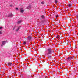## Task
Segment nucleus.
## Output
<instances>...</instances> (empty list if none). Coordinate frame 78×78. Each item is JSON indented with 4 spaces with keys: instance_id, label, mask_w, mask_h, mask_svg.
I'll list each match as a JSON object with an SVG mask.
<instances>
[{
    "instance_id": "obj_11",
    "label": "nucleus",
    "mask_w": 78,
    "mask_h": 78,
    "mask_svg": "<svg viewBox=\"0 0 78 78\" xmlns=\"http://www.w3.org/2000/svg\"><path fill=\"white\" fill-rule=\"evenodd\" d=\"M8 66H11V64H11V63H9V62L8 64Z\"/></svg>"
},
{
    "instance_id": "obj_21",
    "label": "nucleus",
    "mask_w": 78,
    "mask_h": 78,
    "mask_svg": "<svg viewBox=\"0 0 78 78\" xmlns=\"http://www.w3.org/2000/svg\"><path fill=\"white\" fill-rule=\"evenodd\" d=\"M16 9H18V8H16Z\"/></svg>"
},
{
    "instance_id": "obj_20",
    "label": "nucleus",
    "mask_w": 78,
    "mask_h": 78,
    "mask_svg": "<svg viewBox=\"0 0 78 78\" xmlns=\"http://www.w3.org/2000/svg\"><path fill=\"white\" fill-rule=\"evenodd\" d=\"M0 34H2V32L0 31Z\"/></svg>"
},
{
    "instance_id": "obj_4",
    "label": "nucleus",
    "mask_w": 78,
    "mask_h": 78,
    "mask_svg": "<svg viewBox=\"0 0 78 78\" xmlns=\"http://www.w3.org/2000/svg\"><path fill=\"white\" fill-rule=\"evenodd\" d=\"M32 37L31 36H30L27 37V39H28V40H29V41H30Z\"/></svg>"
},
{
    "instance_id": "obj_13",
    "label": "nucleus",
    "mask_w": 78,
    "mask_h": 78,
    "mask_svg": "<svg viewBox=\"0 0 78 78\" xmlns=\"http://www.w3.org/2000/svg\"><path fill=\"white\" fill-rule=\"evenodd\" d=\"M42 19H44V18H45V16H44L42 15Z\"/></svg>"
},
{
    "instance_id": "obj_2",
    "label": "nucleus",
    "mask_w": 78,
    "mask_h": 78,
    "mask_svg": "<svg viewBox=\"0 0 78 78\" xmlns=\"http://www.w3.org/2000/svg\"><path fill=\"white\" fill-rule=\"evenodd\" d=\"M6 42H7V41H2V44L1 45L2 46H3L5 44Z\"/></svg>"
},
{
    "instance_id": "obj_9",
    "label": "nucleus",
    "mask_w": 78,
    "mask_h": 78,
    "mask_svg": "<svg viewBox=\"0 0 78 78\" xmlns=\"http://www.w3.org/2000/svg\"><path fill=\"white\" fill-rule=\"evenodd\" d=\"M60 37V36H59V35H58V36L56 37V38H57V39H59Z\"/></svg>"
},
{
    "instance_id": "obj_6",
    "label": "nucleus",
    "mask_w": 78,
    "mask_h": 78,
    "mask_svg": "<svg viewBox=\"0 0 78 78\" xmlns=\"http://www.w3.org/2000/svg\"><path fill=\"white\" fill-rule=\"evenodd\" d=\"M20 26H19L18 27V28L16 30V31H18L20 29Z\"/></svg>"
},
{
    "instance_id": "obj_12",
    "label": "nucleus",
    "mask_w": 78,
    "mask_h": 78,
    "mask_svg": "<svg viewBox=\"0 0 78 78\" xmlns=\"http://www.w3.org/2000/svg\"><path fill=\"white\" fill-rule=\"evenodd\" d=\"M70 59H72L73 58V57H70Z\"/></svg>"
},
{
    "instance_id": "obj_1",
    "label": "nucleus",
    "mask_w": 78,
    "mask_h": 78,
    "mask_svg": "<svg viewBox=\"0 0 78 78\" xmlns=\"http://www.w3.org/2000/svg\"><path fill=\"white\" fill-rule=\"evenodd\" d=\"M52 51H53V49L51 48L48 49L46 51V55L51 54Z\"/></svg>"
},
{
    "instance_id": "obj_7",
    "label": "nucleus",
    "mask_w": 78,
    "mask_h": 78,
    "mask_svg": "<svg viewBox=\"0 0 78 78\" xmlns=\"http://www.w3.org/2000/svg\"><path fill=\"white\" fill-rule=\"evenodd\" d=\"M21 22H22V21H18L17 22L18 25L20 24V23H21Z\"/></svg>"
},
{
    "instance_id": "obj_17",
    "label": "nucleus",
    "mask_w": 78,
    "mask_h": 78,
    "mask_svg": "<svg viewBox=\"0 0 78 78\" xmlns=\"http://www.w3.org/2000/svg\"><path fill=\"white\" fill-rule=\"evenodd\" d=\"M41 4H44V2H41Z\"/></svg>"
},
{
    "instance_id": "obj_10",
    "label": "nucleus",
    "mask_w": 78,
    "mask_h": 78,
    "mask_svg": "<svg viewBox=\"0 0 78 78\" xmlns=\"http://www.w3.org/2000/svg\"><path fill=\"white\" fill-rule=\"evenodd\" d=\"M66 59H67V60H70L71 59H70V57H69L68 58H66Z\"/></svg>"
},
{
    "instance_id": "obj_5",
    "label": "nucleus",
    "mask_w": 78,
    "mask_h": 78,
    "mask_svg": "<svg viewBox=\"0 0 78 78\" xmlns=\"http://www.w3.org/2000/svg\"><path fill=\"white\" fill-rule=\"evenodd\" d=\"M13 15L12 14V13H10L9 14V15H8V17H13Z\"/></svg>"
},
{
    "instance_id": "obj_16",
    "label": "nucleus",
    "mask_w": 78,
    "mask_h": 78,
    "mask_svg": "<svg viewBox=\"0 0 78 78\" xmlns=\"http://www.w3.org/2000/svg\"><path fill=\"white\" fill-rule=\"evenodd\" d=\"M28 9H31V7H27Z\"/></svg>"
},
{
    "instance_id": "obj_15",
    "label": "nucleus",
    "mask_w": 78,
    "mask_h": 78,
    "mask_svg": "<svg viewBox=\"0 0 78 78\" xmlns=\"http://www.w3.org/2000/svg\"><path fill=\"white\" fill-rule=\"evenodd\" d=\"M55 3H58V1L57 0H55Z\"/></svg>"
},
{
    "instance_id": "obj_19",
    "label": "nucleus",
    "mask_w": 78,
    "mask_h": 78,
    "mask_svg": "<svg viewBox=\"0 0 78 78\" xmlns=\"http://www.w3.org/2000/svg\"><path fill=\"white\" fill-rule=\"evenodd\" d=\"M2 28V27H0V29H1Z\"/></svg>"
},
{
    "instance_id": "obj_14",
    "label": "nucleus",
    "mask_w": 78,
    "mask_h": 78,
    "mask_svg": "<svg viewBox=\"0 0 78 78\" xmlns=\"http://www.w3.org/2000/svg\"><path fill=\"white\" fill-rule=\"evenodd\" d=\"M26 43H27V42L25 41H24L23 42V44H26Z\"/></svg>"
},
{
    "instance_id": "obj_22",
    "label": "nucleus",
    "mask_w": 78,
    "mask_h": 78,
    "mask_svg": "<svg viewBox=\"0 0 78 78\" xmlns=\"http://www.w3.org/2000/svg\"><path fill=\"white\" fill-rule=\"evenodd\" d=\"M45 78H47V77H45Z\"/></svg>"
},
{
    "instance_id": "obj_23",
    "label": "nucleus",
    "mask_w": 78,
    "mask_h": 78,
    "mask_svg": "<svg viewBox=\"0 0 78 78\" xmlns=\"http://www.w3.org/2000/svg\"><path fill=\"white\" fill-rule=\"evenodd\" d=\"M13 30H14V29L13 28Z\"/></svg>"
},
{
    "instance_id": "obj_8",
    "label": "nucleus",
    "mask_w": 78,
    "mask_h": 78,
    "mask_svg": "<svg viewBox=\"0 0 78 78\" xmlns=\"http://www.w3.org/2000/svg\"><path fill=\"white\" fill-rule=\"evenodd\" d=\"M71 6H72V5L71 4H69L68 5V7H69V8H70L71 7Z\"/></svg>"
},
{
    "instance_id": "obj_18",
    "label": "nucleus",
    "mask_w": 78,
    "mask_h": 78,
    "mask_svg": "<svg viewBox=\"0 0 78 78\" xmlns=\"http://www.w3.org/2000/svg\"><path fill=\"white\" fill-rule=\"evenodd\" d=\"M56 18H57V17H58V15H56Z\"/></svg>"
},
{
    "instance_id": "obj_3",
    "label": "nucleus",
    "mask_w": 78,
    "mask_h": 78,
    "mask_svg": "<svg viewBox=\"0 0 78 78\" xmlns=\"http://www.w3.org/2000/svg\"><path fill=\"white\" fill-rule=\"evenodd\" d=\"M20 12L21 13H23V12H24V10H23V8H21L20 9Z\"/></svg>"
}]
</instances>
